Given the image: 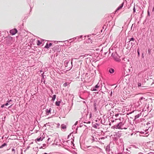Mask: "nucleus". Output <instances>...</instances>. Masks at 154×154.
<instances>
[{
    "label": "nucleus",
    "mask_w": 154,
    "mask_h": 154,
    "mask_svg": "<svg viewBox=\"0 0 154 154\" xmlns=\"http://www.w3.org/2000/svg\"><path fill=\"white\" fill-rule=\"evenodd\" d=\"M112 56L113 57L114 59L117 61L120 62L121 59H120V57L117 56V54L116 53H113L112 54Z\"/></svg>",
    "instance_id": "obj_1"
},
{
    "label": "nucleus",
    "mask_w": 154,
    "mask_h": 154,
    "mask_svg": "<svg viewBox=\"0 0 154 154\" xmlns=\"http://www.w3.org/2000/svg\"><path fill=\"white\" fill-rule=\"evenodd\" d=\"M17 32V29H14L11 30L10 31V33L12 35L16 34Z\"/></svg>",
    "instance_id": "obj_2"
},
{
    "label": "nucleus",
    "mask_w": 154,
    "mask_h": 154,
    "mask_svg": "<svg viewBox=\"0 0 154 154\" xmlns=\"http://www.w3.org/2000/svg\"><path fill=\"white\" fill-rule=\"evenodd\" d=\"M51 109L50 108L49 109H47L45 110V111L46 112V114L47 115H48L49 114H51Z\"/></svg>",
    "instance_id": "obj_3"
},
{
    "label": "nucleus",
    "mask_w": 154,
    "mask_h": 154,
    "mask_svg": "<svg viewBox=\"0 0 154 154\" xmlns=\"http://www.w3.org/2000/svg\"><path fill=\"white\" fill-rule=\"evenodd\" d=\"M52 43H50L49 44L48 43H47L46 44V45L45 46V48H48L50 47H51L52 45Z\"/></svg>",
    "instance_id": "obj_4"
},
{
    "label": "nucleus",
    "mask_w": 154,
    "mask_h": 154,
    "mask_svg": "<svg viewBox=\"0 0 154 154\" xmlns=\"http://www.w3.org/2000/svg\"><path fill=\"white\" fill-rule=\"evenodd\" d=\"M123 3H122V4L120 5V6H119L118 8H117V9H116V11H118L120 9H121L122 7H123Z\"/></svg>",
    "instance_id": "obj_5"
},
{
    "label": "nucleus",
    "mask_w": 154,
    "mask_h": 154,
    "mask_svg": "<svg viewBox=\"0 0 154 154\" xmlns=\"http://www.w3.org/2000/svg\"><path fill=\"white\" fill-rule=\"evenodd\" d=\"M12 100H10L9 101H7V103L5 104V106H7L9 104H11V102Z\"/></svg>",
    "instance_id": "obj_6"
},
{
    "label": "nucleus",
    "mask_w": 154,
    "mask_h": 154,
    "mask_svg": "<svg viewBox=\"0 0 154 154\" xmlns=\"http://www.w3.org/2000/svg\"><path fill=\"white\" fill-rule=\"evenodd\" d=\"M109 72L110 73H112L114 72V70L113 69L110 68L109 70Z\"/></svg>",
    "instance_id": "obj_7"
},
{
    "label": "nucleus",
    "mask_w": 154,
    "mask_h": 154,
    "mask_svg": "<svg viewBox=\"0 0 154 154\" xmlns=\"http://www.w3.org/2000/svg\"><path fill=\"white\" fill-rule=\"evenodd\" d=\"M122 124V122H120L119 123L118 125L116 126V128H118V129H121V125H120V124Z\"/></svg>",
    "instance_id": "obj_8"
},
{
    "label": "nucleus",
    "mask_w": 154,
    "mask_h": 154,
    "mask_svg": "<svg viewBox=\"0 0 154 154\" xmlns=\"http://www.w3.org/2000/svg\"><path fill=\"white\" fill-rule=\"evenodd\" d=\"M61 128L63 129H66V125H62L61 126Z\"/></svg>",
    "instance_id": "obj_9"
},
{
    "label": "nucleus",
    "mask_w": 154,
    "mask_h": 154,
    "mask_svg": "<svg viewBox=\"0 0 154 154\" xmlns=\"http://www.w3.org/2000/svg\"><path fill=\"white\" fill-rule=\"evenodd\" d=\"M43 139L41 137H39V138H37L35 140V141L37 140L38 141H42Z\"/></svg>",
    "instance_id": "obj_10"
},
{
    "label": "nucleus",
    "mask_w": 154,
    "mask_h": 154,
    "mask_svg": "<svg viewBox=\"0 0 154 154\" xmlns=\"http://www.w3.org/2000/svg\"><path fill=\"white\" fill-rule=\"evenodd\" d=\"M56 97V95H53L52 97V100H55Z\"/></svg>",
    "instance_id": "obj_11"
},
{
    "label": "nucleus",
    "mask_w": 154,
    "mask_h": 154,
    "mask_svg": "<svg viewBox=\"0 0 154 154\" xmlns=\"http://www.w3.org/2000/svg\"><path fill=\"white\" fill-rule=\"evenodd\" d=\"M7 145L6 143H5L4 144L2 145L0 147V148H3V147L6 146Z\"/></svg>",
    "instance_id": "obj_12"
},
{
    "label": "nucleus",
    "mask_w": 154,
    "mask_h": 154,
    "mask_svg": "<svg viewBox=\"0 0 154 154\" xmlns=\"http://www.w3.org/2000/svg\"><path fill=\"white\" fill-rule=\"evenodd\" d=\"M41 43H42L40 42V41L39 40H38L37 42V45L39 46L41 44Z\"/></svg>",
    "instance_id": "obj_13"
},
{
    "label": "nucleus",
    "mask_w": 154,
    "mask_h": 154,
    "mask_svg": "<svg viewBox=\"0 0 154 154\" xmlns=\"http://www.w3.org/2000/svg\"><path fill=\"white\" fill-rule=\"evenodd\" d=\"M139 117V115L138 114L137 115L135 116V119L138 118Z\"/></svg>",
    "instance_id": "obj_14"
},
{
    "label": "nucleus",
    "mask_w": 154,
    "mask_h": 154,
    "mask_svg": "<svg viewBox=\"0 0 154 154\" xmlns=\"http://www.w3.org/2000/svg\"><path fill=\"white\" fill-rule=\"evenodd\" d=\"M99 87V86L98 85H97L95 87V88H98Z\"/></svg>",
    "instance_id": "obj_15"
},
{
    "label": "nucleus",
    "mask_w": 154,
    "mask_h": 154,
    "mask_svg": "<svg viewBox=\"0 0 154 154\" xmlns=\"http://www.w3.org/2000/svg\"><path fill=\"white\" fill-rule=\"evenodd\" d=\"M138 86L139 87L141 86V84L140 83H138Z\"/></svg>",
    "instance_id": "obj_16"
},
{
    "label": "nucleus",
    "mask_w": 154,
    "mask_h": 154,
    "mask_svg": "<svg viewBox=\"0 0 154 154\" xmlns=\"http://www.w3.org/2000/svg\"><path fill=\"white\" fill-rule=\"evenodd\" d=\"M134 39L133 38H130L129 42L131 41H134Z\"/></svg>",
    "instance_id": "obj_17"
},
{
    "label": "nucleus",
    "mask_w": 154,
    "mask_h": 154,
    "mask_svg": "<svg viewBox=\"0 0 154 154\" xmlns=\"http://www.w3.org/2000/svg\"><path fill=\"white\" fill-rule=\"evenodd\" d=\"M92 91H97V90L95 88H93L92 89Z\"/></svg>",
    "instance_id": "obj_18"
},
{
    "label": "nucleus",
    "mask_w": 154,
    "mask_h": 154,
    "mask_svg": "<svg viewBox=\"0 0 154 154\" xmlns=\"http://www.w3.org/2000/svg\"><path fill=\"white\" fill-rule=\"evenodd\" d=\"M5 106V104H3L1 106V107L2 108H3L4 107V106Z\"/></svg>",
    "instance_id": "obj_19"
},
{
    "label": "nucleus",
    "mask_w": 154,
    "mask_h": 154,
    "mask_svg": "<svg viewBox=\"0 0 154 154\" xmlns=\"http://www.w3.org/2000/svg\"><path fill=\"white\" fill-rule=\"evenodd\" d=\"M119 114H116L115 115V116L117 117V116H119Z\"/></svg>",
    "instance_id": "obj_20"
},
{
    "label": "nucleus",
    "mask_w": 154,
    "mask_h": 154,
    "mask_svg": "<svg viewBox=\"0 0 154 154\" xmlns=\"http://www.w3.org/2000/svg\"><path fill=\"white\" fill-rule=\"evenodd\" d=\"M133 10H134V12H135V6H134V8Z\"/></svg>",
    "instance_id": "obj_21"
},
{
    "label": "nucleus",
    "mask_w": 154,
    "mask_h": 154,
    "mask_svg": "<svg viewBox=\"0 0 154 154\" xmlns=\"http://www.w3.org/2000/svg\"><path fill=\"white\" fill-rule=\"evenodd\" d=\"M56 105L57 106L59 105V103H58V104H57V102H56Z\"/></svg>",
    "instance_id": "obj_22"
},
{
    "label": "nucleus",
    "mask_w": 154,
    "mask_h": 154,
    "mask_svg": "<svg viewBox=\"0 0 154 154\" xmlns=\"http://www.w3.org/2000/svg\"><path fill=\"white\" fill-rule=\"evenodd\" d=\"M12 105H13V104H12L11 105V106H9L8 107V108H10V107H11L12 106Z\"/></svg>",
    "instance_id": "obj_23"
},
{
    "label": "nucleus",
    "mask_w": 154,
    "mask_h": 154,
    "mask_svg": "<svg viewBox=\"0 0 154 154\" xmlns=\"http://www.w3.org/2000/svg\"><path fill=\"white\" fill-rule=\"evenodd\" d=\"M137 52H138V54H139V52L138 51H137Z\"/></svg>",
    "instance_id": "obj_24"
},
{
    "label": "nucleus",
    "mask_w": 154,
    "mask_h": 154,
    "mask_svg": "<svg viewBox=\"0 0 154 154\" xmlns=\"http://www.w3.org/2000/svg\"><path fill=\"white\" fill-rule=\"evenodd\" d=\"M120 125H121V127L122 125V123L121 124H120Z\"/></svg>",
    "instance_id": "obj_25"
},
{
    "label": "nucleus",
    "mask_w": 154,
    "mask_h": 154,
    "mask_svg": "<svg viewBox=\"0 0 154 154\" xmlns=\"http://www.w3.org/2000/svg\"><path fill=\"white\" fill-rule=\"evenodd\" d=\"M44 154H48L46 153H45Z\"/></svg>",
    "instance_id": "obj_26"
},
{
    "label": "nucleus",
    "mask_w": 154,
    "mask_h": 154,
    "mask_svg": "<svg viewBox=\"0 0 154 154\" xmlns=\"http://www.w3.org/2000/svg\"><path fill=\"white\" fill-rule=\"evenodd\" d=\"M14 149H12V151H14Z\"/></svg>",
    "instance_id": "obj_27"
},
{
    "label": "nucleus",
    "mask_w": 154,
    "mask_h": 154,
    "mask_svg": "<svg viewBox=\"0 0 154 154\" xmlns=\"http://www.w3.org/2000/svg\"><path fill=\"white\" fill-rule=\"evenodd\" d=\"M112 122H114V120L112 121Z\"/></svg>",
    "instance_id": "obj_28"
}]
</instances>
